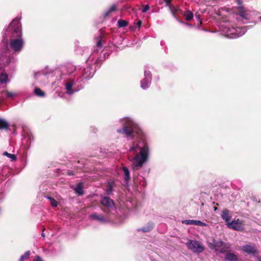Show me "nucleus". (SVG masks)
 Returning <instances> with one entry per match:
<instances>
[{
  "label": "nucleus",
  "instance_id": "obj_1",
  "mask_svg": "<svg viewBox=\"0 0 261 261\" xmlns=\"http://www.w3.org/2000/svg\"><path fill=\"white\" fill-rule=\"evenodd\" d=\"M125 123L117 132L125 135L127 137L137 136L136 140L130 145L129 159L132 163L134 170H138L147 161L149 157V148L145 136L140 127L130 118L124 119Z\"/></svg>",
  "mask_w": 261,
  "mask_h": 261
},
{
  "label": "nucleus",
  "instance_id": "obj_2",
  "mask_svg": "<svg viewBox=\"0 0 261 261\" xmlns=\"http://www.w3.org/2000/svg\"><path fill=\"white\" fill-rule=\"evenodd\" d=\"M4 43L7 38H10L9 47L14 53L20 52L24 45V41L22 38L21 24L17 18H14L9 24L8 28L4 30Z\"/></svg>",
  "mask_w": 261,
  "mask_h": 261
},
{
  "label": "nucleus",
  "instance_id": "obj_3",
  "mask_svg": "<svg viewBox=\"0 0 261 261\" xmlns=\"http://www.w3.org/2000/svg\"><path fill=\"white\" fill-rule=\"evenodd\" d=\"M96 49H94L93 53L90 56L88 59V61L91 62L92 64L95 65V67L93 68L92 66H87L84 68L82 70V75L80 76L79 77H81L83 81L84 80L89 79L93 77L94 73L96 70V67H99L101 64V61L99 57V53H101L102 44L104 43L103 37L100 35L96 39Z\"/></svg>",
  "mask_w": 261,
  "mask_h": 261
},
{
  "label": "nucleus",
  "instance_id": "obj_4",
  "mask_svg": "<svg viewBox=\"0 0 261 261\" xmlns=\"http://www.w3.org/2000/svg\"><path fill=\"white\" fill-rule=\"evenodd\" d=\"M7 45L0 49V84L9 82L8 74L3 69L4 67L14 61Z\"/></svg>",
  "mask_w": 261,
  "mask_h": 261
},
{
  "label": "nucleus",
  "instance_id": "obj_5",
  "mask_svg": "<svg viewBox=\"0 0 261 261\" xmlns=\"http://www.w3.org/2000/svg\"><path fill=\"white\" fill-rule=\"evenodd\" d=\"M83 79L81 77H76L70 79L65 84L67 93L72 94L79 91L83 88Z\"/></svg>",
  "mask_w": 261,
  "mask_h": 261
},
{
  "label": "nucleus",
  "instance_id": "obj_6",
  "mask_svg": "<svg viewBox=\"0 0 261 261\" xmlns=\"http://www.w3.org/2000/svg\"><path fill=\"white\" fill-rule=\"evenodd\" d=\"M225 35L231 39H235L244 35L247 32L246 27H231L226 29L223 31Z\"/></svg>",
  "mask_w": 261,
  "mask_h": 261
},
{
  "label": "nucleus",
  "instance_id": "obj_7",
  "mask_svg": "<svg viewBox=\"0 0 261 261\" xmlns=\"http://www.w3.org/2000/svg\"><path fill=\"white\" fill-rule=\"evenodd\" d=\"M210 247L215 250L216 252L223 253L230 250L231 245L229 243H225L223 241H214L213 243L210 244Z\"/></svg>",
  "mask_w": 261,
  "mask_h": 261
},
{
  "label": "nucleus",
  "instance_id": "obj_8",
  "mask_svg": "<svg viewBox=\"0 0 261 261\" xmlns=\"http://www.w3.org/2000/svg\"><path fill=\"white\" fill-rule=\"evenodd\" d=\"M186 245L194 253H201L204 249V247L198 241L196 240H189L186 243Z\"/></svg>",
  "mask_w": 261,
  "mask_h": 261
},
{
  "label": "nucleus",
  "instance_id": "obj_9",
  "mask_svg": "<svg viewBox=\"0 0 261 261\" xmlns=\"http://www.w3.org/2000/svg\"><path fill=\"white\" fill-rule=\"evenodd\" d=\"M237 20L243 23H246L250 20V17L244 8L242 7L239 8V11L237 14Z\"/></svg>",
  "mask_w": 261,
  "mask_h": 261
},
{
  "label": "nucleus",
  "instance_id": "obj_10",
  "mask_svg": "<svg viewBox=\"0 0 261 261\" xmlns=\"http://www.w3.org/2000/svg\"><path fill=\"white\" fill-rule=\"evenodd\" d=\"M144 79L141 81V87L145 90L147 89L151 83V74L150 72L145 68L144 70Z\"/></svg>",
  "mask_w": 261,
  "mask_h": 261
},
{
  "label": "nucleus",
  "instance_id": "obj_11",
  "mask_svg": "<svg viewBox=\"0 0 261 261\" xmlns=\"http://www.w3.org/2000/svg\"><path fill=\"white\" fill-rule=\"evenodd\" d=\"M227 227L237 231H242L244 229L243 221L237 219L233 220L228 224Z\"/></svg>",
  "mask_w": 261,
  "mask_h": 261
},
{
  "label": "nucleus",
  "instance_id": "obj_12",
  "mask_svg": "<svg viewBox=\"0 0 261 261\" xmlns=\"http://www.w3.org/2000/svg\"><path fill=\"white\" fill-rule=\"evenodd\" d=\"M100 203L109 211L113 210L115 207L113 200L108 196H101L100 199Z\"/></svg>",
  "mask_w": 261,
  "mask_h": 261
},
{
  "label": "nucleus",
  "instance_id": "obj_13",
  "mask_svg": "<svg viewBox=\"0 0 261 261\" xmlns=\"http://www.w3.org/2000/svg\"><path fill=\"white\" fill-rule=\"evenodd\" d=\"M89 218L92 220H95L102 223H106L108 222L107 219L104 216L96 213L90 215Z\"/></svg>",
  "mask_w": 261,
  "mask_h": 261
},
{
  "label": "nucleus",
  "instance_id": "obj_14",
  "mask_svg": "<svg viewBox=\"0 0 261 261\" xmlns=\"http://www.w3.org/2000/svg\"><path fill=\"white\" fill-rule=\"evenodd\" d=\"M242 249L244 252L248 254L255 255L257 252L256 247L254 246L246 245L242 247Z\"/></svg>",
  "mask_w": 261,
  "mask_h": 261
},
{
  "label": "nucleus",
  "instance_id": "obj_15",
  "mask_svg": "<svg viewBox=\"0 0 261 261\" xmlns=\"http://www.w3.org/2000/svg\"><path fill=\"white\" fill-rule=\"evenodd\" d=\"M182 223L186 225H195L201 226H206L207 224L200 220H185L182 221Z\"/></svg>",
  "mask_w": 261,
  "mask_h": 261
},
{
  "label": "nucleus",
  "instance_id": "obj_16",
  "mask_svg": "<svg viewBox=\"0 0 261 261\" xmlns=\"http://www.w3.org/2000/svg\"><path fill=\"white\" fill-rule=\"evenodd\" d=\"M222 219L226 223L227 226L229 223H230L231 215L230 212L227 209H225L222 211L221 215Z\"/></svg>",
  "mask_w": 261,
  "mask_h": 261
},
{
  "label": "nucleus",
  "instance_id": "obj_17",
  "mask_svg": "<svg viewBox=\"0 0 261 261\" xmlns=\"http://www.w3.org/2000/svg\"><path fill=\"white\" fill-rule=\"evenodd\" d=\"M2 96L0 97L3 99V101L5 99L13 98L17 95L16 92H9L8 91H4L1 93Z\"/></svg>",
  "mask_w": 261,
  "mask_h": 261
},
{
  "label": "nucleus",
  "instance_id": "obj_18",
  "mask_svg": "<svg viewBox=\"0 0 261 261\" xmlns=\"http://www.w3.org/2000/svg\"><path fill=\"white\" fill-rule=\"evenodd\" d=\"M115 182L113 179H110L107 182L106 192L108 195L111 194L114 187Z\"/></svg>",
  "mask_w": 261,
  "mask_h": 261
},
{
  "label": "nucleus",
  "instance_id": "obj_19",
  "mask_svg": "<svg viewBox=\"0 0 261 261\" xmlns=\"http://www.w3.org/2000/svg\"><path fill=\"white\" fill-rule=\"evenodd\" d=\"M10 124L5 119L0 118V129L7 130L9 127Z\"/></svg>",
  "mask_w": 261,
  "mask_h": 261
},
{
  "label": "nucleus",
  "instance_id": "obj_20",
  "mask_svg": "<svg viewBox=\"0 0 261 261\" xmlns=\"http://www.w3.org/2000/svg\"><path fill=\"white\" fill-rule=\"evenodd\" d=\"M225 258L229 261H238V256L232 253H228L225 255Z\"/></svg>",
  "mask_w": 261,
  "mask_h": 261
},
{
  "label": "nucleus",
  "instance_id": "obj_21",
  "mask_svg": "<svg viewBox=\"0 0 261 261\" xmlns=\"http://www.w3.org/2000/svg\"><path fill=\"white\" fill-rule=\"evenodd\" d=\"M122 170L123 171L124 179L126 182L127 184L130 179L129 171L126 167H123L122 168Z\"/></svg>",
  "mask_w": 261,
  "mask_h": 261
},
{
  "label": "nucleus",
  "instance_id": "obj_22",
  "mask_svg": "<svg viewBox=\"0 0 261 261\" xmlns=\"http://www.w3.org/2000/svg\"><path fill=\"white\" fill-rule=\"evenodd\" d=\"M142 25V21L138 20L137 22H135L133 25L130 27V29L133 31H138L141 28Z\"/></svg>",
  "mask_w": 261,
  "mask_h": 261
},
{
  "label": "nucleus",
  "instance_id": "obj_23",
  "mask_svg": "<svg viewBox=\"0 0 261 261\" xmlns=\"http://www.w3.org/2000/svg\"><path fill=\"white\" fill-rule=\"evenodd\" d=\"M117 7L116 5H115V4L113 5L112 6H111V7L108 10H107L104 13V14H103L104 17H106L108 16L110 13L116 11L117 10Z\"/></svg>",
  "mask_w": 261,
  "mask_h": 261
},
{
  "label": "nucleus",
  "instance_id": "obj_24",
  "mask_svg": "<svg viewBox=\"0 0 261 261\" xmlns=\"http://www.w3.org/2000/svg\"><path fill=\"white\" fill-rule=\"evenodd\" d=\"M74 190L78 195H82L84 194L82 184L79 183L77 186L74 189Z\"/></svg>",
  "mask_w": 261,
  "mask_h": 261
},
{
  "label": "nucleus",
  "instance_id": "obj_25",
  "mask_svg": "<svg viewBox=\"0 0 261 261\" xmlns=\"http://www.w3.org/2000/svg\"><path fill=\"white\" fill-rule=\"evenodd\" d=\"M152 228H153L152 224L149 223V224H148V225L146 226L143 227L140 229H138V231L141 230L144 232H146L150 231L152 229Z\"/></svg>",
  "mask_w": 261,
  "mask_h": 261
},
{
  "label": "nucleus",
  "instance_id": "obj_26",
  "mask_svg": "<svg viewBox=\"0 0 261 261\" xmlns=\"http://www.w3.org/2000/svg\"><path fill=\"white\" fill-rule=\"evenodd\" d=\"M138 180L140 181V185L141 187H145L146 185V182L145 180V178L143 177L140 176L137 179H135V182L136 184L138 183Z\"/></svg>",
  "mask_w": 261,
  "mask_h": 261
},
{
  "label": "nucleus",
  "instance_id": "obj_27",
  "mask_svg": "<svg viewBox=\"0 0 261 261\" xmlns=\"http://www.w3.org/2000/svg\"><path fill=\"white\" fill-rule=\"evenodd\" d=\"M128 25V22L125 20L123 19H120L117 22V25L118 27L120 28H124L126 27Z\"/></svg>",
  "mask_w": 261,
  "mask_h": 261
},
{
  "label": "nucleus",
  "instance_id": "obj_28",
  "mask_svg": "<svg viewBox=\"0 0 261 261\" xmlns=\"http://www.w3.org/2000/svg\"><path fill=\"white\" fill-rule=\"evenodd\" d=\"M3 155L10 158L11 161H15L16 160V156L15 154L9 153L8 152L5 151L3 153Z\"/></svg>",
  "mask_w": 261,
  "mask_h": 261
},
{
  "label": "nucleus",
  "instance_id": "obj_29",
  "mask_svg": "<svg viewBox=\"0 0 261 261\" xmlns=\"http://www.w3.org/2000/svg\"><path fill=\"white\" fill-rule=\"evenodd\" d=\"M34 93L35 95L40 96V97H43L45 95V93L42 91L40 89L36 88L34 90Z\"/></svg>",
  "mask_w": 261,
  "mask_h": 261
},
{
  "label": "nucleus",
  "instance_id": "obj_30",
  "mask_svg": "<svg viewBox=\"0 0 261 261\" xmlns=\"http://www.w3.org/2000/svg\"><path fill=\"white\" fill-rule=\"evenodd\" d=\"M46 197L49 200L51 205L53 207L57 206L58 202L54 198L49 196H46Z\"/></svg>",
  "mask_w": 261,
  "mask_h": 261
},
{
  "label": "nucleus",
  "instance_id": "obj_31",
  "mask_svg": "<svg viewBox=\"0 0 261 261\" xmlns=\"http://www.w3.org/2000/svg\"><path fill=\"white\" fill-rule=\"evenodd\" d=\"M30 255V251H26L23 255L20 256L19 261H24V260L28 259L29 258Z\"/></svg>",
  "mask_w": 261,
  "mask_h": 261
},
{
  "label": "nucleus",
  "instance_id": "obj_32",
  "mask_svg": "<svg viewBox=\"0 0 261 261\" xmlns=\"http://www.w3.org/2000/svg\"><path fill=\"white\" fill-rule=\"evenodd\" d=\"M185 16L186 20L189 21L193 18V14L192 12L187 11L185 14Z\"/></svg>",
  "mask_w": 261,
  "mask_h": 261
},
{
  "label": "nucleus",
  "instance_id": "obj_33",
  "mask_svg": "<svg viewBox=\"0 0 261 261\" xmlns=\"http://www.w3.org/2000/svg\"><path fill=\"white\" fill-rule=\"evenodd\" d=\"M68 68H70L71 69L70 71H68L67 72V73L69 74H71L73 70H74L75 69V67L72 65H69Z\"/></svg>",
  "mask_w": 261,
  "mask_h": 261
},
{
  "label": "nucleus",
  "instance_id": "obj_34",
  "mask_svg": "<svg viewBox=\"0 0 261 261\" xmlns=\"http://www.w3.org/2000/svg\"><path fill=\"white\" fill-rule=\"evenodd\" d=\"M33 261H43V260L39 256L37 255L34 257Z\"/></svg>",
  "mask_w": 261,
  "mask_h": 261
},
{
  "label": "nucleus",
  "instance_id": "obj_35",
  "mask_svg": "<svg viewBox=\"0 0 261 261\" xmlns=\"http://www.w3.org/2000/svg\"><path fill=\"white\" fill-rule=\"evenodd\" d=\"M149 7L148 5H145L143 9H142V11L143 12H146L149 10Z\"/></svg>",
  "mask_w": 261,
  "mask_h": 261
},
{
  "label": "nucleus",
  "instance_id": "obj_36",
  "mask_svg": "<svg viewBox=\"0 0 261 261\" xmlns=\"http://www.w3.org/2000/svg\"><path fill=\"white\" fill-rule=\"evenodd\" d=\"M178 21L181 23H182L186 25H187V26H191V25H190V24L188 23H186V22H182L180 20H178Z\"/></svg>",
  "mask_w": 261,
  "mask_h": 261
},
{
  "label": "nucleus",
  "instance_id": "obj_37",
  "mask_svg": "<svg viewBox=\"0 0 261 261\" xmlns=\"http://www.w3.org/2000/svg\"><path fill=\"white\" fill-rule=\"evenodd\" d=\"M257 261H261V257H256Z\"/></svg>",
  "mask_w": 261,
  "mask_h": 261
},
{
  "label": "nucleus",
  "instance_id": "obj_38",
  "mask_svg": "<svg viewBox=\"0 0 261 261\" xmlns=\"http://www.w3.org/2000/svg\"><path fill=\"white\" fill-rule=\"evenodd\" d=\"M196 17L199 20L200 19V15H196Z\"/></svg>",
  "mask_w": 261,
  "mask_h": 261
},
{
  "label": "nucleus",
  "instance_id": "obj_39",
  "mask_svg": "<svg viewBox=\"0 0 261 261\" xmlns=\"http://www.w3.org/2000/svg\"><path fill=\"white\" fill-rule=\"evenodd\" d=\"M41 236H42V237H43V238H44V237H45V234H44V233L43 231H42V233H41Z\"/></svg>",
  "mask_w": 261,
  "mask_h": 261
},
{
  "label": "nucleus",
  "instance_id": "obj_40",
  "mask_svg": "<svg viewBox=\"0 0 261 261\" xmlns=\"http://www.w3.org/2000/svg\"><path fill=\"white\" fill-rule=\"evenodd\" d=\"M3 103V99L0 97V105Z\"/></svg>",
  "mask_w": 261,
  "mask_h": 261
},
{
  "label": "nucleus",
  "instance_id": "obj_41",
  "mask_svg": "<svg viewBox=\"0 0 261 261\" xmlns=\"http://www.w3.org/2000/svg\"><path fill=\"white\" fill-rule=\"evenodd\" d=\"M38 74H39V73H36V74H35V77H37V76H38Z\"/></svg>",
  "mask_w": 261,
  "mask_h": 261
},
{
  "label": "nucleus",
  "instance_id": "obj_42",
  "mask_svg": "<svg viewBox=\"0 0 261 261\" xmlns=\"http://www.w3.org/2000/svg\"><path fill=\"white\" fill-rule=\"evenodd\" d=\"M170 2H171V0H168V1H167V4H169Z\"/></svg>",
  "mask_w": 261,
  "mask_h": 261
},
{
  "label": "nucleus",
  "instance_id": "obj_43",
  "mask_svg": "<svg viewBox=\"0 0 261 261\" xmlns=\"http://www.w3.org/2000/svg\"><path fill=\"white\" fill-rule=\"evenodd\" d=\"M259 19L261 20V16L259 17Z\"/></svg>",
  "mask_w": 261,
  "mask_h": 261
},
{
  "label": "nucleus",
  "instance_id": "obj_44",
  "mask_svg": "<svg viewBox=\"0 0 261 261\" xmlns=\"http://www.w3.org/2000/svg\"><path fill=\"white\" fill-rule=\"evenodd\" d=\"M101 210L104 212H105L103 208H101Z\"/></svg>",
  "mask_w": 261,
  "mask_h": 261
},
{
  "label": "nucleus",
  "instance_id": "obj_45",
  "mask_svg": "<svg viewBox=\"0 0 261 261\" xmlns=\"http://www.w3.org/2000/svg\"><path fill=\"white\" fill-rule=\"evenodd\" d=\"M152 261H156V260L155 259H153V260H152Z\"/></svg>",
  "mask_w": 261,
  "mask_h": 261
}]
</instances>
